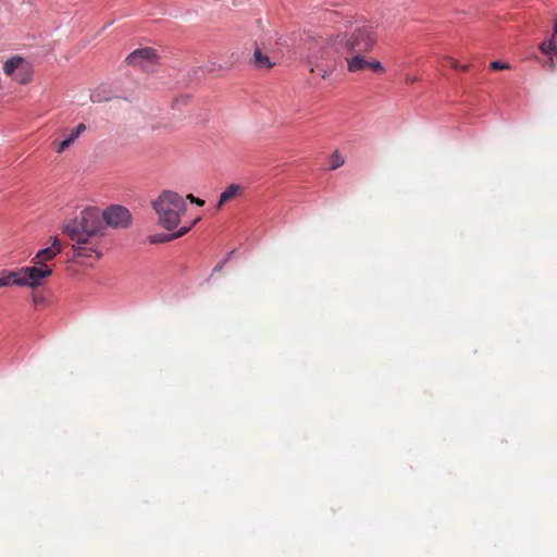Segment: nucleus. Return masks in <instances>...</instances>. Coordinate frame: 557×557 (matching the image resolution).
<instances>
[{
    "label": "nucleus",
    "instance_id": "1",
    "mask_svg": "<svg viewBox=\"0 0 557 557\" xmlns=\"http://www.w3.org/2000/svg\"><path fill=\"white\" fill-rule=\"evenodd\" d=\"M377 41V25L363 23L350 33L339 34L329 44L338 53L370 52Z\"/></svg>",
    "mask_w": 557,
    "mask_h": 557
},
{
    "label": "nucleus",
    "instance_id": "2",
    "mask_svg": "<svg viewBox=\"0 0 557 557\" xmlns=\"http://www.w3.org/2000/svg\"><path fill=\"white\" fill-rule=\"evenodd\" d=\"M106 230L98 208H86L79 216L69 221L63 228L71 239H77L81 243H84L83 238H104Z\"/></svg>",
    "mask_w": 557,
    "mask_h": 557
},
{
    "label": "nucleus",
    "instance_id": "3",
    "mask_svg": "<svg viewBox=\"0 0 557 557\" xmlns=\"http://www.w3.org/2000/svg\"><path fill=\"white\" fill-rule=\"evenodd\" d=\"M152 207L158 214L160 224L168 231H173L178 226L181 216L187 209L184 198L171 190L162 191L152 201Z\"/></svg>",
    "mask_w": 557,
    "mask_h": 557
},
{
    "label": "nucleus",
    "instance_id": "4",
    "mask_svg": "<svg viewBox=\"0 0 557 557\" xmlns=\"http://www.w3.org/2000/svg\"><path fill=\"white\" fill-rule=\"evenodd\" d=\"M84 243L77 239L73 240L74 257L76 259L84 260L85 264L92 265L94 262L98 261L103 256V238H83Z\"/></svg>",
    "mask_w": 557,
    "mask_h": 557
},
{
    "label": "nucleus",
    "instance_id": "5",
    "mask_svg": "<svg viewBox=\"0 0 557 557\" xmlns=\"http://www.w3.org/2000/svg\"><path fill=\"white\" fill-rule=\"evenodd\" d=\"M366 52L349 53L346 59L347 71L349 73H359L366 70H370L375 74H384L385 67L377 59H366Z\"/></svg>",
    "mask_w": 557,
    "mask_h": 557
},
{
    "label": "nucleus",
    "instance_id": "6",
    "mask_svg": "<svg viewBox=\"0 0 557 557\" xmlns=\"http://www.w3.org/2000/svg\"><path fill=\"white\" fill-rule=\"evenodd\" d=\"M3 71L20 84H26L30 79L29 64L22 57H12L3 65Z\"/></svg>",
    "mask_w": 557,
    "mask_h": 557
},
{
    "label": "nucleus",
    "instance_id": "7",
    "mask_svg": "<svg viewBox=\"0 0 557 557\" xmlns=\"http://www.w3.org/2000/svg\"><path fill=\"white\" fill-rule=\"evenodd\" d=\"M102 221L115 228L127 227L132 223L131 211L122 206L114 205L101 212Z\"/></svg>",
    "mask_w": 557,
    "mask_h": 557
},
{
    "label": "nucleus",
    "instance_id": "8",
    "mask_svg": "<svg viewBox=\"0 0 557 557\" xmlns=\"http://www.w3.org/2000/svg\"><path fill=\"white\" fill-rule=\"evenodd\" d=\"M21 272L25 276L26 286L36 288L40 286L45 278L52 274V269L49 264H36L30 267L21 268Z\"/></svg>",
    "mask_w": 557,
    "mask_h": 557
},
{
    "label": "nucleus",
    "instance_id": "9",
    "mask_svg": "<svg viewBox=\"0 0 557 557\" xmlns=\"http://www.w3.org/2000/svg\"><path fill=\"white\" fill-rule=\"evenodd\" d=\"M158 61V54L152 48H140L129 53L126 62L131 65L148 70Z\"/></svg>",
    "mask_w": 557,
    "mask_h": 557
},
{
    "label": "nucleus",
    "instance_id": "10",
    "mask_svg": "<svg viewBox=\"0 0 557 557\" xmlns=\"http://www.w3.org/2000/svg\"><path fill=\"white\" fill-rule=\"evenodd\" d=\"M87 129V126L85 123H79L73 128L63 129L62 135L63 139L61 141H54V151L59 154L66 151L70 147H72L77 139L81 137L82 134H84Z\"/></svg>",
    "mask_w": 557,
    "mask_h": 557
},
{
    "label": "nucleus",
    "instance_id": "11",
    "mask_svg": "<svg viewBox=\"0 0 557 557\" xmlns=\"http://www.w3.org/2000/svg\"><path fill=\"white\" fill-rule=\"evenodd\" d=\"M62 244L59 237H50V246L45 247L37 251L35 257L32 259V263L36 264H48L49 261L53 260L58 255L62 252Z\"/></svg>",
    "mask_w": 557,
    "mask_h": 557
},
{
    "label": "nucleus",
    "instance_id": "12",
    "mask_svg": "<svg viewBox=\"0 0 557 557\" xmlns=\"http://www.w3.org/2000/svg\"><path fill=\"white\" fill-rule=\"evenodd\" d=\"M197 221H198V219H196L189 225H185V226L180 227L177 231H175L172 234H156V235H151L149 237V242L153 243V244H156V243H165V242H170L172 239L182 237L185 234H187L194 227V225L197 223Z\"/></svg>",
    "mask_w": 557,
    "mask_h": 557
},
{
    "label": "nucleus",
    "instance_id": "13",
    "mask_svg": "<svg viewBox=\"0 0 557 557\" xmlns=\"http://www.w3.org/2000/svg\"><path fill=\"white\" fill-rule=\"evenodd\" d=\"M253 63L256 67L264 70L271 69L275 64L270 60V58L267 54L262 53L259 47H256L253 51Z\"/></svg>",
    "mask_w": 557,
    "mask_h": 557
},
{
    "label": "nucleus",
    "instance_id": "14",
    "mask_svg": "<svg viewBox=\"0 0 557 557\" xmlns=\"http://www.w3.org/2000/svg\"><path fill=\"white\" fill-rule=\"evenodd\" d=\"M8 275V280L10 281V286H26L25 276L20 270H5Z\"/></svg>",
    "mask_w": 557,
    "mask_h": 557
},
{
    "label": "nucleus",
    "instance_id": "15",
    "mask_svg": "<svg viewBox=\"0 0 557 557\" xmlns=\"http://www.w3.org/2000/svg\"><path fill=\"white\" fill-rule=\"evenodd\" d=\"M540 50L549 57L550 59V67L554 69L555 67V64H554V60H553V54L557 51V46L555 44V40L554 39H549L548 41H544L540 45Z\"/></svg>",
    "mask_w": 557,
    "mask_h": 557
},
{
    "label": "nucleus",
    "instance_id": "16",
    "mask_svg": "<svg viewBox=\"0 0 557 557\" xmlns=\"http://www.w3.org/2000/svg\"><path fill=\"white\" fill-rule=\"evenodd\" d=\"M239 189V186L235 185V184H232L230 185L221 195H220V199H219V202H218V207H221L223 203L227 202L228 200H231L233 197H235V195L237 194Z\"/></svg>",
    "mask_w": 557,
    "mask_h": 557
},
{
    "label": "nucleus",
    "instance_id": "17",
    "mask_svg": "<svg viewBox=\"0 0 557 557\" xmlns=\"http://www.w3.org/2000/svg\"><path fill=\"white\" fill-rule=\"evenodd\" d=\"M345 163V158L342 153H339L337 150L334 151L331 156V170H336L341 168Z\"/></svg>",
    "mask_w": 557,
    "mask_h": 557
},
{
    "label": "nucleus",
    "instance_id": "18",
    "mask_svg": "<svg viewBox=\"0 0 557 557\" xmlns=\"http://www.w3.org/2000/svg\"><path fill=\"white\" fill-rule=\"evenodd\" d=\"M189 100V97L188 96H182L180 98H176L173 103H172V108L173 109H178L181 106H185L187 104Z\"/></svg>",
    "mask_w": 557,
    "mask_h": 557
},
{
    "label": "nucleus",
    "instance_id": "19",
    "mask_svg": "<svg viewBox=\"0 0 557 557\" xmlns=\"http://www.w3.org/2000/svg\"><path fill=\"white\" fill-rule=\"evenodd\" d=\"M491 67L496 71L497 70H506V69H509V64L507 62L496 60L491 63Z\"/></svg>",
    "mask_w": 557,
    "mask_h": 557
},
{
    "label": "nucleus",
    "instance_id": "20",
    "mask_svg": "<svg viewBox=\"0 0 557 557\" xmlns=\"http://www.w3.org/2000/svg\"><path fill=\"white\" fill-rule=\"evenodd\" d=\"M448 61H449L451 69H454L456 71H467L468 70V65L460 66L459 62L453 58H448Z\"/></svg>",
    "mask_w": 557,
    "mask_h": 557
},
{
    "label": "nucleus",
    "instance_id": "21",
    "mask_svg": "<svg viewBox=\"0 0 557 557\" xmlns=\"http://www.w3.org/2000/svg\"><path fill=\"white\" fill-rule=\"evenodd\" d=\"M5 270L0 272V288L10 286V281L8 280V275Z\"/></svg>",
    "mask_w": 557,
    "mask_h": 557
},
{
    "label": "nucleus",
    "instance_id": "22",
    "mask_svg": "<svg viewBox=\"0 0 557 557\" xmlns=\"http://www.w3.org/2000/svg\"><path fill=\"white\" fill-rule=\"evenodd\" d=\"M187 198L190 200V202L197 203L198 206H203L205 201L194 197L193 195H188Z\"/></svg>",
    "mask_w": 557,
    "mask_h": 557
},
{
    "label": "nucleus",
    "instance_id": "23",
    "mask_svg": "<svg viewBox=\"0 0 557 557\" xmlns=\"http://www.w3.org/2000/svg\"><path fill=\"white\" fill-rule=\"evenodd\" d=\"M330 73H332V70H331V71H329V72L323 71V73L321 74V76H322L323 78H325Z\"/></svg>",
    "mask_w": 557,
    "mask_h": 557
},
{
    "label": "nucleus",
    "instance_id": "24",
    "mask_svg": "<svg viewBox=\"0 0 557 557\" xmlns=\"http://www.w3.org/2000/svg\"><path fill=\"white\" fill-rule=\"evenodd\" d=\"M407 82H409V83H414V82H417V77H410V78H407Z\"/></svg>",
    "mask_w": 557,
    "mask_h": 557
},
{
    "label": "nucleus",
    "instance_id": "25",
    "mask_svg": "<svg viewBox=\"0 0 557 557\" xmlns=\"http://www.w3.org/2000/svg\"><path fill=\"white\" fill-rule=\"evenodd\" d=\"M554 32H555V34H557V20H556L555 25H554Z\"/></svg>",
    "mask_w": 557,
    "mask_h": 557
},
{
    "label": "nucleus",
    "instance_id": "26",
    "mask_svg": "<svg viewBox=\"0 0 557 557\" xmlns=\"http://www.w3.org/2000/svg\"><path fill=\"white\" fill-rule=\"evenodd\" d=\"M40 300V298L34 297V302H39Z\"/></svg>",
    "mask_w": 557,
    "mask_h": 557
},
{
    "label": "nucleus",
    "instance_id": "27",
    "mask_svg": "<svg viewBox=\"0 0 557 557\" xmlns=\"http://www.w3.org/2000/svg\"><path fill=\"white\" fill-rule=\"evenodd\" d=\"M223 264H225V261H222V264H220L219 269L223 268ZM215 270H218V267L215 268Z\"/></svg>",
    "mask_w": 557,
    "mask_h": 557
},
{
    "label": "nucleus",
    "instance_id": "28",
    "mask_svg": "<svg viewBox=\"0 0 557 557\" xmlns=\"http://www.w3.org/2000/svg\"><path fill=\"white\" fill-rule=\"evenodd\" d=\"M223 264H225V261H222V264H220L219 269L223 268ZM215 270H218V267L215 268Z\"/></svg>",
    "mask_w": 557,
    "mask_h": 557
}]
</instances>
